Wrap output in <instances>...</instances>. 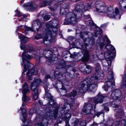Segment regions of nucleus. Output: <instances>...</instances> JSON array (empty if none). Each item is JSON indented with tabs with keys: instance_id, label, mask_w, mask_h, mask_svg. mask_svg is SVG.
<instances>
[{
	"instance_id": "obj_1",
	"label": "nucleus",
	"mask_w": 126,
	"mask_h": 126,
	"mask_svg": "<svg viewBox=\"0 0 126 126\" xmlns=\"http://www.w3.org/2000/svg\"><path fill=\"white\" fill-rule=\"evenodd\" d=\"M58 23V20L54 19L51 20L46 24L47 29L43 38V42L45 45H48L51 43V40H49L48 39L49 35L52 40V35L54 36L56 35Z\"/></svg>"
},
{
	"instance_id": "obj_2",
	"label": "nucleus",
	"mask_w": 126,
	"mask_h": 126,
	"mask_svg": "<svg viewBox=\"0 0 126 126\" xmlns=\"http://www.w3.org/2000/svg\"><path fill=\"white\" fill-rule=\"evenodd\" d=\"M84 6L82 2L80 4L77 5L75 11L73 13L70 12L67 14L64 24L67 25L70 24H75L78 19L81 17L82 13V9Z\"/></svg>"
},
{
	"instance_id": "obj_3",
	"label": "nucleus",
	"mask_w": 126,
	"mask_h": 126,
	"mask_svg": "<svg viewBox=\"0 0 126 126\" xmlns=\"http://www.w3.org/2000/svg\"><path fill=\"white\" fill-rule=\"evenodd\" d=\"M99 40L100 41V48L101 50L102 49L105 45V41L108 44V45L106 44L105 46V48L108 51L105 53L104 56L108 63L112 62V61L113 60L114 58L111 51H113L115 53V48L112 45L110 44V41L107 36H105L104 40L101 39Z\"/></svg>"
},
{
	"instance_id": "obj_4",
	"label": "nucleus",
	"mask_w": 126,
	"mask_h": 126,
	"mask_svg": "<svg viewBox=\"0 0 126 126\" xmlns=\"http://www.w3.org/2000/svg\"><path fill=\"white\" fill-rule=\"evenodd\" d=\"M63 74L61 73L59 71H56L54 75L55 78L57 79L59 83V84H61L62 87H60L59 89L57 90V91L60 92L61 93V95H64L63 94H65L66 93V90L64 86V83H65V81L67 82H69L73 78L72 75L69 72H67L65 74V76H63Z\"/></svg>"
},
{
	"instance_id": "obj_5",
	"label": "nucleus",
	"mask_w": 126,
	"mask_h": 126,
	"mask_svg": "<svg viewBox=\"0 0 126 126\" xmlns=\"http://www.w3.org/2000/svg\"><path fill=\"white\" fill-rule=\"evenodd\" d=\"M96 6V10L99 13H107V16L110 17L115 18L119 19L120 18L121 16L119 14V10L117 8L115 9V12H114L113 9L112 7H109L106 6H100V3L98 4L97 3Z\"/></svg>"
},
{
	"instance_id": "obj_6",
	"label": "nucleus",
	"mask_w": 126,
	"mask_h": 126,
	"mask_svg": "<svg viewBox=\"0 0 126 126\" xmlns=\"http://www.w3.org/2000/svg\"><path fill=\"white\" fill-rule=\"evenodd\" d=\"M28 49L29 50L27 53L26 52H24L22 53V57L23 63L26 62L27 63H29L28 60L33 57H35L37 60H40V57L39 56V54H36L37 56H35V53L37 52L36 51H34L32 47Z\"/></svg>"
},
{
	"instance_id": "obj_7",
	"label": "nucleus",
	"mask_w": 126,
	"mask_h": 126,
	"mask_svg": "<svg viewBox=\"0 0 126 126\" xmlns=\"http://www.w3.org/2000/svg\"><path fill=\"white\" fill-rule=\"evenodd\" d=\"M95 71L94 74L90 78H87L88 79V82L94 81V82H97L99 79H102L104 76L103 72L100 68L98 63L95 64Z\"/></svg>"
},
{
	"instance_id": "obj_8",
	"label": "nucleus",
	"mask_w": 126,
	"mask_h": 126,
	"mask_svg": "<svg viewBox=\"0 0 126 126\" xmlns=\"http://www.w3.org/2000/svg\"><path fill=\"white\" fill-rule=\"evenodd\" d=\"M80 34L81 38L84 41V46L86 48V49L90 48L91 45H93L94 43V40L91 38V37L93 36L92 34L90 32H80Z\"/></svg>"
},
{
	"instance_id": "obj_9",
	"label": "nucleus",
	"mask_w": 126,
	"mask_h": 126,
	"mask_svg": "<svg viewBox=\"0 0 126 126\" xmlns=\"http://www.w3.org/2000/svg\"><path fill=\"white\" fill-rule=\"evenodd\" d=\"M58 107H56L55 110L54 111L53 114L52 113V111L47 112L45 113V115L43 117V119L42 123L38 124L39 126H47L48 124V120L52 118L53 116L54 118H56L57 117Z\"/></svg>"
},
{
	"instance_id": "obj_10",
	"label": "nucleus",
	"mask_w": 126,
	"mask_h": 126,
	"mask_svg": "<svg viewBox=\"0 0 126 126\" xmlns=\"http://www.w3.org/2000/svg\"><path fill=\"white\" fill-rule=\"evenodd\" d=\"M107 77L108 79L104 85V88L106 91L108 90H111L114 86L115 82L113 79V72L111 71H109L107 74Z\"/></svg>"
},
{
	"instance_id": "obj_11",
	"label": "nucleus",
	"mask_w": 126,
	"mask_h": 126,
	"mask_svg": "<svg viewBox=\"0 0 126 126\" xmlns=\"http://www.w3.org/2000/svg\"><path fill=\"white\" fill-rule=\"evenodd\" d=\"M50 0H43V2L41 4V7H45L46 5H49V8L51 11L55 10L58 7L57 5L54 4L55 2H61L63 0H53L50 2Z\"/></svg>"
},
{
	"instance_id": "obj_12",
	"label": "nucleus",
	"mask_w": 126,
	"mask_h": 126,
	"mask_svg": "<svg viewBox=\"0 0 126 126\" xmlns=\"http://www.w3.org/2000/svg\"><path fill=\"white\" fill-rule=\"evenodd\" d=\"M46 53L47 56L43 57L42 59L46 60V62H52V61L57 60L58 55L57 54H53L52 52L50 51H44L43 53V55H45Z\"/></svg>"
},
{
	"instance_id": "obj_13",
	"label": "nucleus",
	"mask_w": 126,
	"mask_h": 126,
	"mask_svg": "<svg viewBox=\"0 0 126 126\" xmlns=\"http://www.w3.org/2000/svg\"><path fill=\"white\" fill-rule=\"evenodd\" d=\"M65 99L68 102H69L70 104L72 107H74L76 105L75 100L77 98V92L76 91H73L70 93L67 96L65 95Z\"/></svg>"
},
{
	"instance_id": "obj_14",
	"label": "nucleus",
	"mask_w": 126,
	"mask_h": 126,
	"mask_svg": "<svg viewBox=\"0 0 126 126\" xmlns=\"http://www.w3.org/2000/svg\"><path fill=\"white\" fill-rule=\"evenodd\" d=\"M72 106L69 104L68 103H65L63 107H62L61 110L62 112H64V119L66 120L65 121L68 122L70 118L71 117V114L69 113H67L69 111V109L71 108Z\"/></svg>"
},
{
	"instance_id": "obj_15",
	"label": "nucleus",
	"mask_w": 126,
	"mask_h": 126,
	"mask_svg": "<svg viewBox=\"0 0 126 126\" xmlns=\"http://www.w3.org/2000/svg\"><path fill=\"white\" fill-rule=\"evenodd\" d=\"M28 65H27L26 64H25L24 65V70L23 71V73L26 71L27 69L29 70V71L27 74V77L28 79V80L29 81L31 80L32 79V78L31 75H35L37 74V71H35V70L34 68L31 70L30 71V69H29V67L28 66Z\"/></svg>"
},
{
	"instance_id": "obj_16",
	"label": "nucleus",
	"mask_w": 126,
	"mask_h": 126,
	"mask_svg": "<svg viewBox=\"0 0 126 126\" xmlns=\"http://www.w3.org/2000/svg\"><path fill=\"white\" fill-rule=\"evenodd\" d=\"M30 90L29 89V87L26 83H25L24 84L22 85V92L23 96L22 97V99L23 101L27 102L29 100V97H27L26 94L29 93Z\"/></svg>"
},
{
	"instance_id": "obj_17",
	"label": "nucleus",
	"mask_w": 126,
	"mask_h": 126,
	"mask_svg": "<svg viewBox=\"0 0 126 126\" xmlns=\"http://www.w3.org/2000/svg\"><path fill=\"white\" fill-rule=\"evenodd\" d=\"M93 106L94 104H92L91 103H85L82 110V113L84 115L89 114L92 115L93 113L92 112V109Z\"/></svg>"
},
{
	"instance_id": "obj_18",
	"label": "nucleus",
	"mask_w": 126,
	"mask_h": 126,
	"mask_svg": "<svg viewBox=\"0 0 126 126\" xmlns=\"http://www.w3.org/2000/svg\"><path fill=\"white\" fill-rule=\"evenodd\" d=\"M88 82V79L86 78L82 81L78 88V92L81 93H84L87 90V84Z\"/></svg>"
},
{
	"instance_id": "obj_19",
	"label": "nucleus",
	"mask_w": 126,
	"mask_h": 126,
	"mask_svg": "<svg viewBox=\"0 0 126 126\" xmlns=\"http://www.w3.org/2000/svg\"><path fill=\"white\" fill-rule=\"evenodd\" d=\"M122 93L118 89H116L113 91L111 94L112 98L114 100L121 99L122 98Z\"/></svg>"
},
{
	"instance_id": "obj_20",
	"label": "nucleus",
	"mask_w": 126,
	"mask_h": 126,
	"mask_svg": "<svg viewBox=\"0 0 126 126\" xmlns=\"http://www.w3.org/2000/svg\"><path fill=\"white\" fill-rule=\"evenodd\" d=\"M18 38L20 39L21 45L20 47L22 50L25 49V48H27V47H26L25 45L23 44L22 43H25L28 42L29 40V39L26 36H23L22 34L20 33H18Z\"/></svg>"
},
{
	"instance_id": "obj_21",
	"label": "nucleus",
	"mask_w": 126,
	"mask_h": 126,
	"mask_svg": "<svg viewBox=\"0 0 126 126\" xmlns=\"http://www.w3.org/2000/svg\"><path fill=\"white\" fill-rule=\"evenodd\" d=\"M106 97L105 96L103 95V94H101L99 93L97 96L94 97V107L95 108L96 105L98 103H102L103 101L104 98Z\"/></svg>"
},
{
	"instance_id": "obj_22",
	"label": "nucleus",
	"mask_w": 126,
	"mask_h": 126,
	"mask_svg": "<svg viewBox=\"0 0 126 126\" xmlns=\"http://www.w3.org/2000/svg\"><path fill=\"white\" fill-rule=\"evenodd\" d=\"M85 66L86 68L85 69L83 67V66L80 64L79 66L80 70L84 74L90 73L93 69V67L90 65L87 64H85Z\"/></svg>"
},
{
	"instance_id": "obj_23",
	"label": "nucleus",
	"mask_w": 126,
	"mask_h": 126,
	"mask_svg": "<svg viewBox=\"0 0 126 126\" xmlns=\"http://www.w3.org/2000/svg\"><path fill=\"white\" fill-rule=\"evenodd\" d=\"M41 82V80L40 79H35L34 82L32 83L30 85V89L33 92H35L36 90L38 91L37 86Z\"/></svg>"
},
{
	"instance_id": "obj_24",
	"label": "nucleus",
	"mask_w": 126,
	"mask_h": 126,
	"mask_svg": "<svg viewBox=\"0 0 126 126\" xmlns=\"http://www.w3.org/2000/svg\"><path fill=\"white\" fill-rule=\"evenodd\" d=\"M24 7L27 9L33 10L37 8V6L34 3L30 2L24 4Z\"/></svg>"
},
{
	"instance_id": "obj_25",
	"label": "nucleus",
	"mask_w": 126,
	"mask_h": 126,
	"mask_svg": "<svg viewBox=\"0 0 126 126\" xmlns=\"http://www.w3.org/2000/svg\"><path fill=\"white\" fill-rule=\"evenodd\" d=\"M21 29L24 31V32H23V33H24L25 34H26L27 33L26 31H33V29L31 27H28L24 25H20L17 27L16 32L19 31Z\"/></svg>"
},
{
	"instance_id": "obj_26",
	"label": "nucleus",
	"mask_w": 126,
	"mask_h": 126,
	"mask_svg": "<svg viewBox=\"0 0 126 126\" xmlns=\"http://www.w3.org/2000/svg\"><path fill=\"white\" fill-rule=\"evenodd\" d=\"M87 90L88 89L91 92H94L96 90L97 85L95 83H92L88 82L87 84Z\"/></svg>"
},
{
	"instance_id": "obj_27",
	"label": "nucleus",
	"mask_w": 126,
	"mask_h": 126,
	"mask_svg": "<svg viewBox=\"0 0 126 126\" xmlns=\"http://www.w3.org/2000/svg\"><path fill=\"white\" fill-rule=\"evenodd\" d=\"M83 53V57L82 58V61L83 62H87L89 60V55L88 51L85 49H83L82 51Z\"/></svg>"
},
{
	"instance_id": "obj_28",
	"label": "nucleus",
	"mask_w": 126,
	"mask_h": 126,
	"mask_svg": "<svg viewBox=\"0 0 126 126\" xmlns=\"http://www.w3.org/2000/svg\"><path fill=\"white\" fill-rule=\"evenodd\" d=\"M115 110L116 112L115 113V116L117 118H121L123 115L124 112L122 108L115 109Z\"/></svg>"
},
{
	"instance_id": "obj_29",
	"label": "nucleus",
	"mask_w": 126,
	"mask_h": 126,
	"mask_svg": "<svg viewBox=\"0 0 126 126\" xmlns=\"http://www.w3.org/2000/svg\"><path fill=\"white\" fill-rule=\"evenodd\" d=\"M16 13V15L18 17H21L22 20H21L20 18H19L18 20L19 21H21L22 20H24V19L27 17V15L24 14H23L21 13L19 11L17 10H16L15 11Z\"/></svg>"
},
{
	"instance_id": "obj_30",
	"label": "nucleus",
	"mask_w": 126,
	"mask_h": 126,
	"mask_svg": "<svg viewBox=\"0 0 126 126\" xmlns=\"http://www.w3.org/2000/svg\"><path fill=\"white\" fill-rule=\"evenodd\" d=\"M47 12L45 11H42L40 13V15L42 16L44 20L47 21L49 20L50 17V16L49 15H46Z\"/></svg>"
},
{
	"instance_id": "obj_31",
	"label": "nucleus",
	"mask_w": 126,
	"mask_h": 126,
	"mask_svg": "<svg viewBox=\"0 0 126 126\" xmlns=\"http://www.w3.org/2000/svg\"><path fill=\"white\" fill-rule=\"evenodd\" d=\"M44 87L45 90V95L46 97L49 99L51 101L52 100V97L48 92V90H47V86L46 85H44Z\"/></svg>"
},
{
	"instance_id": "obj_32",
	"label": "nucleus",
	"mask_w": 126,
	"mask_h": 126,
	"mask_svg": "<svg viewBox=\"0 0 126 126\" xmlns=\"http://www.w3.org/2000/svg\"><path fill=\"white\" fill-rule=\"evenodd\" d=\"M20 110L22 111V114L23 116V118L21 119L23 122L24 123L26 120V118L25 117L26 115V111L25 109L24 108H22L21 107L20 108Z\"/></svg>"
},
{
	"instance_id": "obj_33",
	"label": "nucleus",
	"mask_w": 126,
	"mask_h": 126,
	"mask_svg": "<svg viewBox=\"0 0 126 126\" xmlns=\"http://www.w3.org/2000/svg\"><path fill=\"white\" fill-rule=\"evenodd\" d=\"M32 25L33 26H36V27L38 28H40L41 26L40 22L38 20L34 21L33 22Z\"/></svg>"
},
{
	"instance_id": "obj_34",
	"label": "nucleus",
	"mask_w": 126,
	"mask_h": 126,
	"mask_svg": "<svg viewBox=\"0 0 126 126\" xmlns=\"http://www.w3.org/2000/svg\"><path fill=\"white\" fill-rule=\"evenodd\" d=\"M32 95L34 100H37L38 98V91L36 90L35 92H32Z\"/></svg>"
},
{
	"instance_id": "obj_35",
	"label": "nucleus",
	"mask_w": 126,
	"mask_h": 126,
	"mask_svg": "<svg viewBox=\"0 0 126 126\" xmlns=\"http://www.w3.org/2000/svg\"><path fill=\"white\" fill-rule=\"evenodd\" d=\"M67 63H59L61 64L60 65L58 68H65V69H67L69 67V66L68 65H66Z\"/></svg>"
},
{
	"instance_id": "obj_36",
	"label": "nucleus",
	"mask_w": 126,
	"mask_h": 126,
	"mask_svg": "<svg viewBox=\"0 0 126 126\" xmlns=\"http://www.w3.org/2000/svg\"><path fill=\"white\" fill-rule=\"evenodd\" d=\"M96 31L95 32V35H94V36H96L97 34H100L102 32V30L101 29H100L99 28H96Z\"/></svg>"
},
{
	"instance_id": "obj_37",
	"label": "nucleus",
	"mask_w": 126,
	"mask_h": 126,
	"mask_svg": "<svg viewBox=\"0 0 126 126\" xmlns=\"http://www.w3.org/2000/svg\"><path fill=\"white\" fill-rule=\"evenodd\" d=\"M120 121H117L115 122L112 124L107 125L106 126H119Z\"/></svg>"
},
{
	"instance_id": "obj_38",
	"label": "nucleus",
	"mask_w": 126,
	"mask_h": 126,
	"mask_svg": "<svg viewBox=\"0 0 126 126\" xmlns=\"http://www.w3.org/2000/svg\"><path fill=\"white\" fill-rule=\"evenodd\" d=\"M108 103H106L103 105L104 110L107 112L109 111V108L107 107V106L108 105Z\"/></svg>"
},
{
	"instance_id": "obj_39",
	"label": "nucleus",
	"mask_w": 126,
	"mask_h": 126,
	"mask_svg": "<svg viewBox=\"0 0 126 126\" xmlns=\"http://www.w3.org/2000/svg\"><path fill=\"white\" fill-rule=\"evenodd\" d=\"M67 9L63 8H62L61 10L60 13L62 15L65 14H66V12Z\"/></svg>"
},
{
	"instance_id": "obj_40",
	"label": "nucleus",
	"mask_w": 126,
	"mask_h": 126,
	"mask_svg": "<svg viewBox=\"0 0 126 126\" xmlns=\"http://www.w3.org/2000/svg\"><path fill=\"white\" fill-rule=\"evenodd\" d=\"M78 55L77 53L76 52H74L73 54H71L70 57L72 58H76L77 55Z\"/></svg>"
},
{
	"instance_id": "obj_41",
	"label": "nucleus",
	"mask_w": 126,
	"mask_h": 126,
	"mask_svg": "<svg viewBox=\"0 0 126 126\" xmlns=\"http://www.w3.org/2000/svg\"><path fill=\"white\" fill-rule=\"evenodd\" d=\"M121 123L122 126H126V118L122 120Z\"/></svg>"
},
{
	"instance_id": "obj_42",
	"label": "nucleus",
	"mask_w": 126,
	"mask_h": 126,
	"mask_svg": "<svg viewBox=\"0 0 126 126\" xmlns=\"http://www.w3.org/2000/svg\"><path fill=\"white\" fill-rule=\"evenodd\" d=\"M86 125V122L85 120H83L81 121L80 123V126H85Z\"/></svg>"
},
{
	"instance_id": "obj_43",
	"label": "nucleus",
	"mask_w": 126,
	"mask_h": 126,
	"mask_svg": "<svg viewBox=\"0 0 126 126\" xmlns=\"http://www.w3.org/2000/svg\"><path fill=\"white\" fill-rule=\"evenodd\" d=\"M111 105L112 107L115 108H117L118 106V105L116 104L115 102L114 101H113L112 102L111 104Z\"/></svg>"
},
{
	"instance_id": "obj_44",
	"label": "nucleus",
	"mask_w": 126,
	"mask_h": 126,
	"mask_svg": "<svg viewBox=\"0 0 126 126\" xmlns=\"http://www.w3.org/2000/svg\"><path fill=\"white\" fill-rule=\"evenodd\" d=\"M91 7L90 5L89 4H87L84 7V9L85 10H87L89 9Z\"/></svg>"
},
{
	"instance_id": "obj_45",
	"label": "nucleus",
	"mask_w": 126,
	"mask_h": 126,
	"mask_svg": "<svg viewBox=\"0 0 126 126\" xmlns=\"http://www.w3.org/2000/svg\"><path fill=\"white\" fill-rule=\"evenodd\" d=\"M42 37V35L41 34H37L35 36V38L37 39H39L41 38Z\"/></svg>"
},
{
	"instance_id": "obj_46",
	"label": "nucleus",
	"mask_w": 126,
	"mask_h": 126,
	"mask_svg": "<svg viewBox=\"0 0 126 126\" xmlns=\"http://www.w3.org/2000/svg\"><path fill=\"white\" fill-rule=\"evenodd\" d=\"M79 123V121L78 119L76 120L74 123V125L75 126H76Z\"/></svg>"
},
{
	"instance_id": "obj_47",
	"label": "nucleus",
	"mask_w": 126,
	"mask_h": 126,
	"mask_svg": "<svg viewBox=\"0 0 126 126\" xmlns=\"http://www.w3.org/2000/svg\"><path fill=\"white\" fill-rule=\"evenodd\" d=\"M89 24L93 26H95V24L93 23V22L91 20H89Z\"/></svg>"
},
{
	"instance_id": "obj_48",
	"label": "nucleus",
	"mask_w": 126,
	"mask_h": 126,
	"mask_svg": "<svg viewBox=\"0 0 126 126\" xmlns=\"http://www.w3.org/2000/svg\"><path fill=\"white\" fill-rule=\"evenodd\" d=\"M41 72L43 75H45L46 74V72L43 68H41Z\"/></svg>"
},
{
	"instance_id": "obj_49",
	"label": "nucleus",
	"mask_w": 126,
	"mask_h": 126,
	"mask_svg": "<svg viewBox=\"0 0 126 126\" xmlns=\"http://www.w3.org/2000/svg\"><path fill=\"white\" fill-rule=\"evenodd\" d=\"M78 44L79 45V48H82L83 47V44L82 43H78Z\"/></svg>"
},
{
	"instance_id": "obj_50",
	"label": "nucleus",
	"mask_w": 126,
	"mask_h": 126,
	"mask_svg": "<svg viewBox=\"0 0 126 126\" xmlns=\"http://www.w3.org/2000/svg\"><path fill=\"white\" fill-rule=\"evenodd\" d=\"M103 56V54H101L99 55L98 57L96 56V58H99V59L100 60H101L103 59V58H101L102 56Z\"/></svg>"
},
{
	"instance_id": "obj_51",
	"label": "nucleus",
	"mask_w": 126,
	"mask_h": 126,
	"mask_svg": "<svg viewBox=\"0 0 126 126\" xmlns=\"http://www.w3.org/2000/svg\"><path fill=\"white\" fill-rule=\"evenodd\" d=\"M50 78V77L49 75H46L45 77V78L46 79H49Z\"/></svg>"
},
{
	"instance_id": "obj_52",
	"label": "nucleus",
	"mask_w": 126,
	"mask_h": 126,
	"mask_svg": "<svg viewBox=\"0 0 126 126\" xmlns=\"http://www.w3.org/2000/svg\"><path fill=\"white\" fill-rule=\"evenodd\" d=\"M98 124L94 122L92 126H98Z\"/></svg>"
},
{
	"instance_id": "obj_53",
	"label": "nucleus",
	"mask_w": 126,
	"mask_h": 126,
	"mask_svg": "<svg viewBox=\"0 0 126 126\" xmlns=\"http://www.w3.org/2000/svg\"><path fill=\"white\" fill-rule=\"evenodd\" d=\"M90 16H84V17L85 19H87L88 18H90Z\"/></svg>"
},
{
	"instance_id": "obj_54",
	"label": "nucleus",
	"mask_w": 126,
	"mask_h": 126,
	"mask_svg": "<svg viewBox=\"0 0 126 126\" xmlns=\"http://www.w3.org/2000/svg\"><path fill=\"white\" fill-rule=\"evenodd\" d=\"M101 112H98L96 114V115L97 116V117H98L101 114Z\"/></svg>"
},
{
	"instance_id": "obj_55",
	"label": "nucleus",
	"mask_w": 126,
	"mask_h": 126,
	"mask_svg": "<svg viewBox=\"0 0 126 126\" xmlns=\"http://www.w3.org/2000/svg\"><path fill=\"white\" fill-rule=\"evenodd\" d=\"M66 126H70L68 123V122L65 121Z\"/></svg>"
},
{
	"instance_id": "obj_56",
	"label": "nucleus",
	"mask_w": 126,
	"mask_h": 126,
	"mask_svg": "<svg viewBox=\"0 0 126 126\" xmlns=\"http://www.w3.org/2000/svg\"><path fill=\"white\" fill-rule=\"evenodd\" d=\"M39 102L40 103V104L41 105L43 104H42V101L41 100H39Z\"/></svg>"
},
{
	"instance_id": "obj_57",
	"label": "nucleus",
	"mask_w": 126,
	"mask_h": 126,
	"mask_svg": "<svg viewBox=\"0 0 126 126\" xmlns=\"http://www.w3.org/2000/svg\"><path fill=\"white\" fill-rule=\"evenodd\" d=\"M24 0H21L20 1V3L21 4H22L24 2Z\"/></svg>"
},
{
	"instance_id": "obj_58",
	"label": "nucleus",
	"mask_w": 126,
	"mask_h": 126,
	"mask_svg": "<svg viewBox=\"0 0 126 126\" xmlns=\"http://www.w3.org/2000/svg\"><path fill=\"white\" fill-rule=\"evenodd\" d=\"M29 114L30 116H31L32 114H31V112H30Z\"/></svg>"
},
{
	"instance_id": "obj_59",
	"label": "nucleus",
	"mask_w": 126,
	"mask_h": 126,
	"mask_svg": "<svg viewBox=\"0 0 126 126\" xmlns=\"http://www.w3.org/2000/svg\"><path fill=\"white\" fill-rule=\"evenodd\" d=\"M123 0H121V1H120L119 3H122L123 2Z\"/></svg>"
},
{
	"instance_id": "obj_60",
	"label": "nucleus",
	"mask_w": 126,
	"mask_h": 126,
	"mask_svg": "<svg viewBox=\"0 0 126 126\" xmlns=\"http://www.w3.org/2000/svg\"><path fill=\"white\" fill-rule=\"evenodd\" d=\"M105 24H102L101 25V27H103L104 26H105Z\"/></svg>"
},
{
	"instance_id": "obj_61",
	"label": "nucleus",
	"mask_w": 126,
	"mask_h": 126,
	"mask_svg": "<svg viewBox=\"0 0 126 126\" xmlns=\"http://www.w3.org/2000/svg\"><path fill=\"white\" fill-rule=\"evenodd\" d=\"M124 100L126 102V96H125L124 97Z\"/></svg>"
},
{
	"instance_id": "obj_62",
	"label": "nucleus",
	"mask_w": 126,
	"mask_h": 126,
	"mask_svg": "<svg viewBox=\"0 0 126 126\" xmlns=\"http://www.w3.org/2000/svg\"><path fill=\"white\" fill-rule=\"evenodd\" d=\"M73 0V1L74 2H76L78 0Z\"/></svg>"
},
{
	"instance_id": "obj_63",
	"label": "nucleus",
	"mask_w": 126,
	"mask_h": 126,
	"mask_svg": "<svg viewBox=\"0 0 126 126\" xmlns=\"http://www.w3.org/2000/svg\"><path fill=\"white\" fill-rule=\"evenodd\" d=\"M72 70L74 72H75L76 71V70L75 69H73Z\"/></svg>"
},
{
	"instance_id": "obj_64",
	"label": "nucleus",
	"mask_w": 126,
	"mask_h": 126,
	"mask_svg": "<svg viewBox=\"0 0 126 126\" xmlns=\"http://www.w3.org/2000/svg\"><path fill=\"white\" fill-rule=\"evenodd\" d=\"M51 79L52 80H54V78H53L52 77H51Z\"/></svg>"
}]
</instances>
